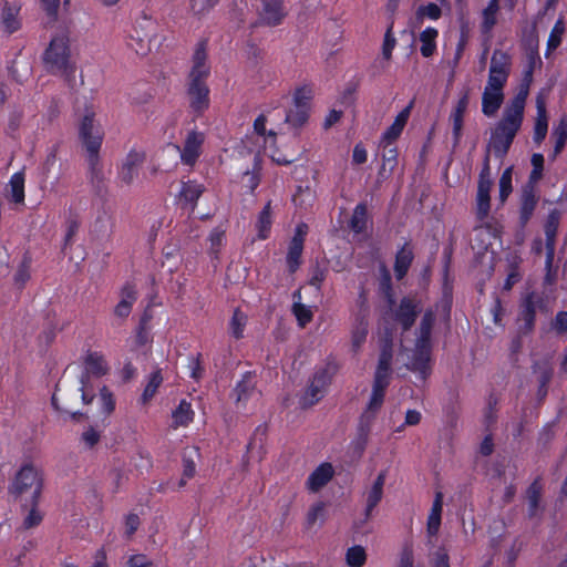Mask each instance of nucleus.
<instances>
[{
  "label": "nucleus",
  "instance_id": "nucleus-2",
  "mask_svg": "<svg viewBox=\"0 0 567 567\" xmlns=\"http://www.w3.org/2000/svg\"><path fill=\"white\" fill-rule=\"evenodd\" d=\"M79 137L86 152V162L91 178L92 181L101 182L103 179V173L100 161V150L104 138V132L101 125L95 121L93 113L83 116L79 126Z\"/></svg>",
  "mask_w": 567,
  "mask_h": 567
},
{
  "label": "nucleus",
  "instance_id": "nucleus-3",
  "mask_svg": "<svg viewBox=\"0 0 567 567\" xmlns=\"http://www.w3.org/2000/svg\"><path fill=\"white\" fill-rule=\"evenodd\" d=\"M43 480L41 472L32 464L23 465L16 474L9 488L10 494L24 508L38 505L42 493Z\"/></svg>",
  "mask_w": 567,
  "mask_h": 567
},
{
  "label": "nucleus",
  "instance_id": "nucleus-46",
  "mask_svg": "<svg viewBox=\"0 0 567 567\" xmlns=\"http://www.w3.org/2000/svg\"><path fill=\"white\" fill-rule=\"evenodd\" d=\"M368 336V323L364 319H360L352 330L351 344L354 352L359 351L365 342Z\"/></svg>",
  "mask_w": 567,
  "mask_h": 567
},
{
  "label": "nucleus",
  "instance_id": "nucleus-4",
  "mask_svg": "<svg viewBox=\"0 0 567 567\" xmlns=\"http://www.w3.org/2000/svg\"><path fill=\"white\" fill-rule=\"evenodd\" d=\"M434 322V312L432 310H426L420 322L419 337L415 342V350L412 361V370L419 371L422 374L425 373L431 357V336Z\"/></svg>",
  "mask_w": 567,
  "mask_h": 567
},
{
  "label": "nucleus",
  "instance_id": "nucleus-28",
  "mask_svg": "<svg viewBox=\"0 0 567 567\" xmlns=\"http://www.w3.org/2000/svg\"><path fill=\"white\" fill-rule=\"evenodd\" d=\"M504 101V93L501 91H492L484 89L482 95V112L484 115L494 116Z\"/></svg>",
  "mask_w": 567,
  "mask_h": 567
},
{
  "label": "nucleus",
  "instance_id": "nucleus-5",
  "mask_svg": "<svg viewBox=\"0 0 567 567\" xmlns=\"http://www.w3.org/2000/svg\"><path fill=\"white\" fill-rule=\"evenodd\" d=\"M47 69L54 74H73L74 68L70 62L69 39L65 35H58L50 42L44 53Z\"/></svg>",
  "mask_w": 567,
  "mask_h": 567
},
{
  "label": "nucleus",
  "instance_id": "nucleus-6",
  "mask_svg": "<svg viewBox=\"0 0 567 567\" xmlns=\"http://www.w3.org/2000/svg\"><path fill=\"white\" fill-rule=\"evenodd\" d=\"M338 370L339 365L334 361H328L322 368L316 371L310 384L300 399V405L303 409L317 404L323 398L326 389Z\"/></svg>",
  "mask_w": 567,
  "mask_h": 567
},
{
  "label": "nucleus",
  "instance_id": "nucleus-38",
  "mask_svg": "<svg viewBox=\"0 0 567 567\" xmlns=\"http://www.w3.org/2000/svg\"><path fill=\"white\" fill-rule=\"evenodd\" d=\"M303 244L300 238H292L287 254V265L290 272H295L301 262V255L303 250Z\"/></svg>",
  "mask_w": 567,
  "mask_h": 567
},
{
  "label": "nucleus",
  "instance_id": "nucleus-36",
  "mask_svg": "<svg viewBox=\"0 0 567 567\" xmlns=\"http://www.w3.org/2000/svg\"><path fill=\"white\" fill-rule=\"evenodd\" d=\"M19 11V7L8 3L2 10V24L9 33H13L20 28V20L18 18Z\"/></svg>",
  "mask_w": 567,
  "mask_h": 567
},
{
  "label": "nucleus",
  "instance_id": "nucleus-52",
  "mask_svg": "<svg viewBox=\"0 0 567 567\" xmlns=\"http://www.w3.org/2000/svg\"><path fill=\"white\" fill-rule=\"evenodd\" d=\"M324 509L326 505L322 502H318L309 508L306 519L307 528H311L318 520H323Z\"/></svg>",
  "mask_w": 567,
  "mask_h": 567
},
{
  "label": "nucleus",
  "instance_id": "nucleus-14",
  "mask_svg": "<svg viewBox=\"0 0 567 567\" xmlns=\"http://www.w3.org/2000/svg\"><path fill=\"white\" fill-rule=\"evenodd\" d=\"M210 74V64L208 62L207 40H200L192 55V68L188 78H206Z\"/></svg>",
  "mask_w": 567,
  "mask_h": 567
},
{
  "label": "nucleus",
  "instance_id": "nucleus-64",
  "mask_svg": "<svg viewBox=\"0 0 567 567\" xmlns=\"http://www.w3.org/2000/svg\"><path fill=\"white\" fill-rule=\"evenodd\" d=\"M100 399L105 414H111L115 408V402L113 400L112 393L106 388H103L100 392Z\"/></svg>",
  "mask_w": 567,
  "mask_h": 567
},
{
  "label": "nucleus",
  "instance_id": "nucleus-30",
  "mask_svg": "<svg viewBox=\"0 0 567 567\" xmlns=\"http://www.w3.org/2000/svg\"><path fill=\"white\" fill-rule=\"evenodd\" d=\"M511 55L502 50L493 52L489 65V72L508 79L511 72Z\"/></svg>",
  "mask_w": 567,
  "mask_h": 567
},
{
  "label": "nucleus",
  "instance_id": "nucleus-59",
  "mask_svg": "<svg viewBox=\"0 0 567 567\" xmlns=\"http://www.w3.org/2000/svg\"><path fill=\"white\" fill-rule=\"evenodd\" d=\"M188 370L190 378L195 380H199L203 377L204 369L200 363V353H198L196 357H189Z\"/></svg>",
  "mask_w": 567,
  "mask_h": 567
},
{
  "label": "nucleus",
  "instance_id": "nucleus-41",
  "mask_svg": "<svg viewBox=\"0 0 567 567\" xmlns=\"http://www.w3.org/2000/svg\"><path fill=\"white\" fill-rule=\"evenodd\" d=\"M163 380H164V378L162 375L161 369H157L150 375V380H148V382L144 389V392L142 394V398H141L143 404L148 403L155 396L158 388L163 383Z\"/></svg>",
  "mask_w": 567,
  "mask_h": 567
},
{
  "label": "nucleus",
  "instance_id": "nucleus-60",
  "mask_svg": "<svg viewBox=\"0 0 567 567\" xmlns=\"http://www.w3.org/2000/svg\"><path fill=\"white\" fill-rule=\"evenodd\" d=\"M27 508H30L29 514L23 520V526L25 528H32L38 526L42 520V515L37 511V505H28Z\"/></svg>",
  "mask_w": 567,
  "mask_h": 567
},
{
  "label": "nucleus",
  "instance_id": "nucleus-33",
  "mask_svg": "<svg viewBox=\"0 0 567 567\" xmlns=\"http://www.w3.org/2000/svg\"><path fill=\"white\" fill-rule=\"evenodd\" d=\"M205 192V186L194 181L183 182L182 189L179 193L181 199H184L186 203L192 204L193 208L195 207L197 200Z\"/></svg>",
  "mask_w": 567,
  "mask_h": 567
},
{
  "label": "nucleus",
  "instance_id": "nucleus-48",
  "mask_svg": "<svg viewBox=\"0 0 567 567\" xmlns=\"http://www.w3.org/2000/svg\"><path fill=\"white\" fill-rule=\"evenodd\" d=\"M442 16L441 8L435 3H427L425 6L419 7L415 13V19L417 23H422L424 18H429L431 20H437Z\"/></svg>",
  "mask_w": 567,
  "mask_h": 567
},
{
  "label": "nucleus",
  "instance_id": "nucleus-22",
  "mask_svg": "<svg viewBox=\"0 0 567 567\" xmlns=\"http://www.w3.org/2000/svg\"><path fill=\"white\" fill-rule=\"evenodd\" d=\"M136 290L131 284H126L121 290V300L114 308L115 318L121 321L125 320L131 311L134 302L136 301Z\"/></svg>",
  "mask_w": 567,
  "mask_h": 567
},
{
  "label": "nucleus",
  "instance_id": "nucleus-26",
  "mask_svg": "<svg viewBox=\"0 0 567 567\" xmlns=\"http://www.w3.org/2000/svg\"><path fill=\"white\" fill-rule=\"evenodd\" d=\"M391 361H392V341L388 339L382 347L374 380L385 381L390 383L391 375Z\"/></svg>",
  "mask_w": 567,
  "mask_h": 567
},
{
  "label": "nucleus",
  "instance_id": "nucleus-57",
  "mask_svg": "<svg viewBox=\"0 0 567 567\" xmlns=\"http://www.w3.org/2000/svg\"><path fill=\"white\" fill-rule=\"evenodd\" d=\"M550 326L558 334L567 333V311L557 312Z\"/></svg>",
  "mask_w": 567,
  "mask_h": 567
},
{
  "label": "nucleus",
  "instance_id": "nucleus-17",
  "mask_svg": "<svg viewBox=\"0 0 567 567\" xmlns=\"http://www.w3.org/2000/svg\"><path fill=\"white\" fill-rule=\"evenodd\" d=\"M470 87H465L461 91L460 99L451 114V120L453 123V135L456 143L460 141L462 135L463 117L470 104Z\"/></svg>",
  "mask_w": 567,
  "mask_h": 567
},
{
  "label": "nucleus",
  "instance_id": "nucleus-54",
  "mask_svg": "<svg viewBox=\"0 0 567 567\" xmlns=\"http://www.w3.org/2000/svg\"><path fill=\"white\" fill-rule=\"evenodd\" d=\"M392 30H393V22H391L386 29V32L384 34L383 45H382V55L388 61L391 59L392 51L396 44V40L393 35Z\"/></svg>",
  "mask_w": 567,
  "mask_h": 567
},
{
  "label": "nucleus",
  "instance_id": "nucleus-50",
  "mask_svg": "<svg viewBox=\"0 0 567 567\" xmlns=\"http://www.w3.org/2000/svg\"><path fill=\"white\" fill-rule=\"evenodd\" d=\"M365 550L361 546H354L348 549L347 563L350 567H361L365 563Z\"/></svg>",
  "mask_w": 567,
  "mask_h": 567
},
{
  "label": "nucleus",
  "instance_id": "nucleus-27",
  "mask_svg": "<svg viewBox=\"0 0 567 567\" xmlns=\"http://www.w3.org/2000/svg\"><path fill=\"white\" fill-rule=\"evenodd\" d=\"M412 106L413 103L411 102L405 109H403L398 114L393 124L384 132L383 142H385L388 145L392 144L401 135L409 120Z\"/></svg>",
  "mask_w": 567,
  "mask_h": 567
},
{
  "label": "nucleus",
  "instance_id": "nucleus-16",
  "mask_svg": "<svg viewBox=\"0 0 567 567\" xmlns=\"http://www.w3.org/2000/svg\"><path fill=\"white\" fill-rule=\"evenodd\" d=\"M536 186L525 184L520 192L519 223L525 227L530 220L538 203Z\"/></svg>",
  "mask_w": 567,
  "mask_h": 567
},
{
  "label": "nucleus",
  "instance_id": "nucleus-10",
  "mask_svg": "<svg viewBox=\"0 0 567 567\" xmlns=\"http://www.w3.org/2000/svg\"><path fill=\"white\" fill-rule=\"evenodd\" d=\"M205 141L204 133L197 131L188 132L183 147L176 146L181 154V161L187 166H194L202 154V146Z\"/></svg>",
  "mask_w": 567,
  "mask_h": 567
},
{
  "label": "nucleus",
  "instance_id": "nucleus-53",
  "mask_svg": "<svg viewBox=\"0 0 567 567\" xmlns=\"http://www.w3.org/2000/svg\"><path fill=\"white\" fill-rule=\"evenodd\" d=\"M512 189V167H508L499 178V199L502 203L506 202Z\"/></svg>",
  "mask_w": 567,
  "mask_h": 567
},
{
  "label": "nucleus",
  "instance_id": "nucleus-11",
  "mask_svg": "<svg viewBox=\"0 0 567 567\" xmlns=\"http://www.w3.org/2000/svg\"><path fill=\"white\" fill-rule=\"evenodd\" d=\"M309 96L305 89H299L295 93V105L286 114V122L295 127L303 125L309 116Z\"/></svg>",
  "mask_w": 567,
  "mask_h": 567
},
{
  "label": "nucleus",
  "instance_id": "nucleus-32",
  "mask_svg": "<svg viewBox=\"0 0 567 567\" xmlns=\"http://www.w3.org/2000/svg\"><path fill=\"white\" fill-rule=\"evenodd\" d=\"M443 511V494L437 492L427 518V533L430 536H435L441 525V516Z\"/></svg>",
  "mask_w": 567,
  "mask_h": 567
},
{
  "label": "nucleus",
  "instance_id": "nucleus-25",
  "mask_svg": "<svg viewBox=\"0 0 567 567\" xmlns=\"http://www.w3.org/2000/svg\"><path fill=\"white\" fill-rule=\"evenodd\" d=\"M561 218V213L558 209H553L547 217L545 223V236H546V252H548V257L551 254H555L556 248V236L559 227Z\"/></svg>",
  "mask_w": 567,
  "mask_h": 567
},
{
  "label": "nucleus",
  "instance_id": "nucleus-61",
  "mask_svg": "<svg viewBox=\"0 0 567 567\" xmlns=\"http://www.w3.org/2000/svg\"><path fill=\"white\" fill-rule=\"evenodd\" d=\"M506 82L507 78L488 72V80L484 89L503 92Z\"/></svg>",
  "mask_w": 567,
  "mask_h": 567
},
{
  "label": "nucleus",
  "instance_id": "nucleus-44",
  "mask_svg": "<svg viewBox=\"0 0 567 567\" xmlns=\"http://www.w3.org/2000/svg\"><path fill=\"white\" fill-rule=\"evenodd\" d=\"M371 425L370 423L359 421L357 439L352 443L353 450L358 456H361L365 450Z\"/></svg>",
  "mask_w": 567,
  "mask_h": 567
},
{
  "label": "nucleus",
  "instance_id": "nucleus-29",
  "mask_svg": "<svg viewBox=\"0 0 567 567\" xmlns=\"http://www.w3.org/2000/svg\"><path fill=\"white\" fill-rule=\"evenodd\" d=\"M413 258L414 255L411 245L408 243L404 244V246L396 252L395 256L394 274L396 279L400 280L406 275Z\"/></svg>",
  "mask_w": 567,
  "mask_h": 567
},
{
  "label": "nucleus",
  "instance_id": "nucleus-23",
  "mask_svg": "<svg viewBox=\"0 0 567 567\" xmlns=\"http://www.w3.org/2000/svg\"><path fill=\"white\" fill-rule=\"evenodd\" d=\"M536 110L537 117L534 127V142L539 145L545 140L548 130L546 100L543 94H538L536 97Z\"/></svg>",
  "mask_w": 567,
  "mask_h": 567
},
{
  "label": "nucleus",
  "instance_id": "nucleus-1",
  "mask_svg": "<svg viewBox=\"0 0 567 567\" xmlns=\"http://www.w3.org/2000/svg\"><path fill=\"white\" fill-rule=\"evenodd\" d=\"M527 95L528 84L520 89L518 94L505 109L503 117L492 132L486 152H493L494 155L499 158H503L507 154L522 126Z\"/></svg>",
  "mask_w": 567,
  "mask_h": 567
},
{
  "label": "nucleus",
  "instance_id": "nucleus-21",
  "mask_svg": "<svg viewBox=\"0 0 567 567\" xmlns=\"http://www.w3.org/2000/svg\"><path fill=\"white\" fill-rule=\"evenodd\" d=\"M257 394L256 381L250 373L244 375L233 392L237 406H245L248 400Z\"/></svg>",
  "mask_w": 567,
  "mask_h": 567
},
{
  "label": "nucleus",
  "instance_id": "nucleus-62",
  "mask_svg": "<svg viewBox=\"0 0 567 567\" xmlns=\"http://www.w3.org/2000/svg\"><path fill=\"white\" fill-rule=\"evenodd\" d=\"M127 45L135 51L136 54L145 55L148 50V43L143 38H135L130 35Z\"/></svg>",
  "mask_w": 567,
  "mask_h": 567
},
{
  "label": "nucleus",
  "instance_id": "nucleus-7",
  "mask_svg": "<svg viewBox=\"0 0 567 567\" xmlns=\"http://www.w3.org/2000/svg\"><path fill=\"white\" fill-rule=\"evenodd\" d=\"M548 313V300L542 292L532 291L527 293L519 306L518 320L522 322L518 327V334H528L535 328L536 313Z\"/></svg>",
  "mask_w": 567,
  "mask_h": 567
},
{
  "label": "nucleus",
  "instance_id": "nucleus-24",
  "mask_svg": "<svg viewBox=\"0 0 567 567\" xmlns=\"http://www.w3.org/2000/svg\"><path fill=\"white\" fill-rule=\"evenodd\" d=\"M334 471L330 463H322L308 477L307 486L311 492H318L333 477Z\"/></svg>",
  "mask_w": 567,
  "mask_h": 567
},
{
  "label": "nucleus",
  "instance_id": "nucleus-18",
  "mask_svg": "<svg viewBox=\"0 0 567 567\" xmlns=\"http://www.w3.org/2000/svg\"><path fill=\"white\" fill-rule=\"evenodd\" d=\"M543 485L539 480H535L526 491L527 515L529 519H539L543 514L540 504Z\"/></svg>",
  "mask_w": 567,
  "mask_h": 567
},
{
  "label": "nucleus",
  "instance_id": "nucleus-55",
  "mask_svg": "<svg viewBox=\"0 0 567 567\" xmlns=\"http://www.w3.org/2000/svg\"><path fill=\"white\" fill-rule=\"evenodd\" d=\"M292 312L296 316L299 324L305 327L312 320V311L305 305L296 302L292 306Z\"/></svg>",
  "mask_w": 567,
  "mask_h": 567
},
{
  "label": "nucleus",
  "instance_id": "nucleus-58",
  "mask_svg": "<svg viewBox=\"0 0 567 567\" xmlns=\"http://www.w3.org/2000/svg\"><path fill=\"white\" fill-rule=\"evenodd\" d=\"M141 524L140 517L136 514H128L125 517L124 524V535L126 538L131 539L134 533L138 529Z\"/></svg>",
  "mask_w": 567,
  "mask_h": 567
},
{
  "label": "nucleus",
  "instance_id": "nucleus-12",
  "mask_svg": "<svg viewBox=\"0 0 567 567\" xmlns=\"http://www.w3.org/2000/svg\"><path fill=\"white\" fill-rule=\"evenodd\" d=\"M287 9L282 0H261L259 18L262 24L276 27L281 24L287 16Z\"/></svg>",
  "mask_w": 567,
  "mask_h": 567
},
{
  "label": "nucleus",
  "instance_id": "nucleus-35",
  "mask_svg": "<svg viewBox=\"0 0 567 567\" xmlns=\"http://www.w3.org/2000/svg\"><path fill=\"white\" fill-rule=\"evenodd\" d=\"M173 427L177 429L178 426H186L193 421L194 412L192 410L190 403L185 400H182L176 410L173 411Z\"/></svg>",
  "mask_w": 567,
  "mask_h": 567
},
{
  "label": "nucleus",
  "instance_id": "nucleus-63",
  "mask_svg": "<svg viewBox=\"0 0 567 567\" xmlns=\"http://www.w3.org/2000/svg\"><path fill=\"white\" fill-rule=\"evenodd\" d=\"M328 274L327 268H320L319 266H316L312 268L311 277L309 279V284L317 289H320L322 282L324 281Z\"/></svg>",
  "mask_w": 567,
  "mask_h": 567
},
{
  "label": "nucleus",
  "instance_id": "nucleus-45",
  "mask_svg": "<svg viewBox=\"0 0 567 567\" xmlns=\"http://www.w3.org/2000/svg\"><path fill=\"white\" fill-rule=\"evenodd\" d=\"M248 317L239 309H235L233 317L229 322L230 333L235 339H241L244 337V330L247 324Z\"/></svg>",
  "mask_w": 567,
  "mask_h": 567
},
{
  "label": "nucleus",
  "instance_id": "nucleus-19",
  "mask_svg": "<svg viewBox=\"0 0 567 567\" xmlns=\"http://www.w3.org/2000/svg\"><path fill=\"white\" fill-rule=\"evenodd\" d=\"M85 365H86V373H93L95 375H103L107 371V367H106L104 359L96 353H91L87 355V358L85 360ZM86 379H87V374H83L81 378L82 386L79 391L82 392V394H81L82 401L87 404L92 401V396L89 398L86 392L84 391V385H85Z\"/></svg>",
  "mask_w": 567,
  "mask_h": 567
},
{
  "label": "nucleus",
  "instance_id": "nucleus-47",
  "mask_svg": "<svg viewBox=\"0 0 567 567\" xmlns=\"http://www.w3.org/2000/svg\"><path fill=\"white\" fill-rule=\"evenodd\" d=\"M530 162L533 165V169L528 176V181L526 184L536 186L537 183L543 178L544 156L539 153H535L532 155Z\"/></svg>",
  "mask_w": 567,
  "mask_h": 567
},
{
  "label": "nucleus",
  "instance_id": "nucleus-42",
  "mask_svg": "<svg viewBox=\"0 0 567 567\" xmlns=\"http://www.w3.org/2000/svg\"><path fill=\"white\" fill-rule=\"evenodd\" d=\"M551 136L555 140L553 158H556L564 150L567 142V118H561L554 128Z\"/></svg>",
  "mask_w": 567,
  "mask_h": 567
},
{
  "label": "nucleus",
  "instance_id": "nucleus-40",
  "mask_svg": "<svg viewBox=\"0 0 567 567\" xmlns=\"http://www.w3.org/2000/svg\"><path fill=\"white\" fill-rule=\"evenodd\" d=\"M51 401L55 410L69 413L73 419L76 417L78 413L72 411L70 394L66 391H63L59 385L56 386Z\"/></svg>",
  "mask_w": 567,
  "mask_h": 567
},
{
  "label": "nucleus",
  "instance_id": "nucleus-43",
  "mask_svg": "<svg viewBox=\"0 0 567 567\" xmlns=\"http://www.w3.org/2000/svg\"><path fill=\"white\" fill-rule=\"evenodd\" d=\"M258 229V237L266 239L271 228V202L269 200L264 209L260 212L256 225Z\"/></svg>",
  "mask_w": 567,
  "mask_h": 567
},
{
  "label": "nucleus",
  "instance_id": "nucleus-56",
  "mask_svg": "<svg viewBox=\"0 0 567 567\" xmlns=\"http://www.w3.org/2000/svg\"><path fill=\"white\" fill-rule=\"evenodd\" d=\"M564 30L565 28L563 20H558L550 32L548 39V50H555L560 44Z\"/></svg>",
  "mask_w": 567,
  "mask_h": 567
},
{
  "label": "nucleus",
  "instance_id": "nucleus-20",
  "mask_svg": "<svg viewBox=\"0 0 567 567\" xmlns=\"http://www.w3.org/2000/svg\"><path fill=\"white\" fill-rule=\"evenodd\" d=\"M386 480L385 471L379 473L371 488L364 493L365 496V517L371 516L372 511L378 506L383 496V487Z\"/></svg>",
  "mask_w": 567,
  "mask_h": 567
},
{
  "label": "nucleus",
  "instance_id": "nucleus-31",
  "mask_svg": "<svg viewBox=\"0 0 567 567\" xmlns=\"http://www.w3.org/2000/svg\"><path fill=\"white\" fill-rule=\"evenodd\" d=\"M499 12V0H491L482 12L481 31L483 34L489 35L493 28L497 23V14Z\"/></svg>",
  "mask_w": 567,
  "mask_h": 567
},
{
  "label": "nucleus",
  "instance_id": "nucleus-34",
  "mask_svg": "<svg viewBox=\"0 0 567 567\" xmlns=\"http://www.w3.org/2000/svg\"><path fill=\"white\" fill-rule=\"evenodd\" d=\"M368 223V208L364 203H360L353 209L352 217L349 221V227L355 234H361L365 230Z\"/></svg>",
  "mask_w": 567,
  "mask_h": 567
},
{
  "label": "nucleus",
  "instance_id": "nucleus-15",
  "mask_svg": "<svg viewBox=\"0 0 567 567\" xmlns=\"http://www.w3.org/2000/svg\"><path fill=\"white\" fill-rule=\"evenodd\" d=\"M421 308L414 298L404 297L395 310L394 318L402 326L403 331H408L414 324Z\"/></svg>",
  "mask_w": 567,
  "mask_h": 567
},
{
  "label": "nucleus",
  "instance_id": "nucleus-39",
  "mask_svg": "<svg viewBox=\"0 0 567 567\" xmlns=\"http://www.w3.org/2000/svg\"><path fill=\"white\" fill-rule=\"evenodd\" d=\"M437 34L439 32L434 28H426L424 31L421 32L420 41L422 45L420 51L424 58H430L433 55L436 49L435 40L437 38Z\"/></svg>",
  "mask_w": 567,
  "mask_h": 567
},
{
  "label": "nucleus",
  "instance_id": "nucleus-37",
  "mask_svg": "<svg viewBox=\"0 0 567 567\" xmlns=\"http://www.w3.org/2000/svg\"><path fill=\"white\" fill-rule=\"evenodd\" d=\"M9 198L16 204L24 202V175L19 172L12 175L9 182Z\"/></svg>",
  "mask_w": 567,
  "mask_h": 567
},
{
  "label": "nucleus",
  "instance_id": "nucleus-51",
  "mask_svg": "<svg viewBox=\"0 0 567 567\" xmlns=\"http://www.w3.org/2000/svg\"><path fill=\"white\" fill-rule=\"evenodd\" d=\"M477 217L480 220L488 216L491 208V197L488 192L477 190L476 195Z\"/></svg>",
  "mask_w": 567,
  "mask_h": 567
},
{
  "label": "nucleus",
  "instance_id": "nucleus-49",
  "mask_svg": "<svg viewBox=\"0 0 567 567\" xmlns=\"http://www.w3.org/2000/svg\"><path fill=\"white\" fill-rule=\"evenodd\" d=\"M217 2L218 0H190V11L194 16L202 18L206 16Z\"/></svg>",
  "mask_w": 567,
  "mask_h": 567
},
{
  "label": "nucleus",
  "instance_id": "nucleus-9",
  "mask_svg": "<svg viewBox=\"0 0 567 567\" xmlns=\"http://www.w3.org/2000/svg\"><path fill=\"white\" fill-rule=\"evenodd\" d=\"M145 161L146 152L144 150L132 148L125 156L118 173L121 183L131 186L138 176L140 167Z\"/></svg>",
  "mask_w": 567,
  "mask_h": 567
},
{
  "label": "nucleus",
  "instance_id": "nucleus-13",
  "mask_svg": "<svg viewBox=\"0 0 567 567\" xmlns=\"http://www.w3.org/2000/svg\"><path fill=\"white\" fill-rule=\"evenodd\" d=\"M389 384L390 383L385 381L373 380L371 398L369 400L367 409L361 414L359 421L367 422L370 424L373 423L379 410L381 409L384 402L385 390L389 386Z\"/></svg>",
  "mask_w": 567,
  "mask_h": 567
},
{
  "label": "nucleus",
  "instance_id": "nucleus-8",
  "mask_svg": "<svg viewBox=\"0 0 567 567\" xmlns=\"http://www.w3.org/2000/svg\"><path fill=\"white\" fill-rule=\"evenodd\" d=\"M206 78H188L187 96L190 109L202 114L209 107V89Z\"/></svg>",
  "mask_w": 567,
  "mask_h": 567
}]
</instances>
